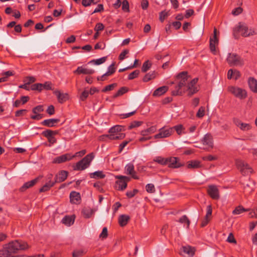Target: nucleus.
Masks as SVG:
<instances>
[{
	"label": "nucleus",
	"mask_w": 257,
	"mask_h": 257,
	"mask_svg": "<svg viewBox=\"0 0 257 257\" xmlns=\"http://www.w3.org/2000/svg\"><path fill=\"white\" fill-rule=\"evenodd\" d=\"M5 247L12 253H16L20 250H25L29 247L28 244L23 241L14 240L6 244Z\"/></svg>",
	"instance_id": "f257e3e1"
},
{
	"label": "nucleus",
	"mask_w": 257,
	"mask_h": 257,
	"mask_svg": "<svg viewBox=\"0 0 257 257\" xmlns=\"http://www.w3.org/2000/svg\"><path fill=\"white\" fill-rule=\"evenodd\" d=\"M233 32L234 37L236 39L238 38L236 36L238 32H240L241 33V35L244 37L256 34V33L253 29H248L246 25L241 24V23H239L238 26L234 28Z\"/></svg>",
	"instance_id": "f03ea898"
},
{
	"label": "nucleus",
	"mask_w": 257,
	"mask_h": 257,
	"mask_svg": "<svg viewBox=\"0 0 257 257\" xmlns=\"http://www.w3.org/2000/svg\"><path fill=\"white\" fill-rule=\"evenodd\" d=\"M226 61L230 66H242L244 64L243 60L234 53H229Z\"/></svg>",
	"instance_id": "7ed1b4c3"
},
{
	"label": "nucleus",
	"mask_w": 257,
	"mask_h": 257,
	"mask_svg": "<svg viewBox=\"0 0 257 257\" xmlns=\"http://www.w3.org/2000/svg\"><path fill=\"white\" fill-rule=\"evenodd\" d=\"M236 166L243 175H246L252 172V169L249 166L241 160H236Z\"/></svg>",
	"instance_id": "20e7f679"
},
{
	"label": "nucleus",
	"mask_w": 257,
	"mask_h": 257,
	"mask_svg": "<svg viewBox=\"0 0 257 257\" xmlns=\"http://www.w3.org/2000/svg\"><path fill=\"white\" fill-rule=\"evenodd\" d=\"M228 90L235 97L240 99H244L247 96L246 92L244 89L237 87L229 86L228 88Z\"/></svg>",
	"instance_id": "39448f33"
},
{
	"label": "nucleus",
	"mask_w": 257,
	"mask_h": 257,
	"mask_svg": "<svg viewBox=\"0 0 257 257\" xmlns=\"http://www.w3.org/2000/svg\"><path fill=\"white\" fill-rule=\"evenodd\" d=\"M198 80V79L197 78H195L187 83V91L188 92V96L190 97L199 91V88L196 85Z\"/></svg>",
	"instance_id": "423d86ee"
},
{
	"label": "nucleus",
	"mask_w": 257,
	"mask_h": 257,
	"mask_svg": "<svg viewBox=\"0 0 257 257\" xmlns=\"http://www.w3.org/2000/svg\"><path fill=\"white\" fill-rule=\"evenodd\" d=\"M115 178L119 179L116 182V183L118 185V190H123L125 189L127 186V182L130 180L129 178L121 175L115 176Z\"/></svg>",
	"instance_id": "0eeeda50"
},
{
	"label": "nucleus",
	"mask_w": 257,
	"mask_h": 257,
	"mask_svg": "<svg viewBox=\"0 0 257 257\" xmlns=\"http://www.w3.org/2000/svg\"><path fill=\"white\" fill-rule=\"evenodd\" d=\"M94 158L93 153H89L81 159V170L88 168Z\"/></svg>",
	"instance_id": "6e6552de"
},
{
	"label": "nucleus",
	"mask_w": 257,
	"mask_h": 257,
	"mask_svg": "<svg viewBox=\"0 0 257 257\" xmlns=\"http://www.w3.org/2000/svg\"><path fill=\"white\" fill-rule=\"evenodd\" d=\"M201 142L203 145L207 146L206 149H210L213 148V140L212 136L207 133L204 135V137L201 140Z\"/></svg>",
	"instance_id": "1a4fd4ad"
},
{
	"label": "nucleus",
	"mask_w": 257,
	"mask_h": 257,
	"mask_svg": "<svg viewBox=\"0 0 257 257\" xmlns=\"http://www.w3.org/2000/svg\"><path fill=\"white\" fill-rule=\"evenodd\" d=\"M80 152H77L76 153L75 155H72L70 154H65L62 155H61L60 156H58L56 158H55L53 160V163H62L65 162H66L67 161L70 160L72 158L74 157L75 156H76L77 154H80Z\"/></svg>",
	"instance_id": "9d476101"
},
{
	"label": "nucleus",
	"mask_w": 257,
	"mask_h": 257,
	"mask_svg": "<svg viewBox=\"0 0 257 257\" xmlns=\"http://www.w3.org/2000/svg\"><path fill=\"white\" fill-rule=\"evenodd\" d=\"M189 78V76L186 71L182 72L178 74L177 78L180 79L178 84L179 88H181L187 84Z\"/></svg>",
	"instance_id": "9b49d317"
},
{
	"label": "nucleus",
	"mask_w": 257,
	"mask_h": 257,
	"mask_svg": "<svg viewBox=\"0 0 257 257\" xmlns=\"http://www.w3.org/2000/svg\"><path fill=\"white\" fill-rule=\"evenodd\" d=\"M207 192L212 199L217 200L219 198V190L216 186L214 185H209Z\"/></svg>",
	"instance_id": "f8f14e48"
},
{
	"label": "nucleus",
	"mask_w": 257,
	"mask_h": 257,
	"mask_svg": "<svg viewBox=\"0 0 257 257\" xmlns=\"http://www.w3.org/2000/svg\"><path fill=\"white\" fill-rule=\"evenodd\" d=\"M70 202L71 204H79L80 202V194L79 192L72 191L69 195Z\"/></svg>",
	"instance_id": "ddd939ff"
},
{
	"label": "nucleus",
	"mask_w": 257,
	"mask_h": 257,
	"mask_svg": "<svg viewBox=\"0 0 257 257\" xmlns=\"http://www.w3.org/2000/svg\"><path fill=\"white\" fill-rule=\"evenodd\" d=\"M125 171L126 174L131 175L132 178L135 179H139V177L136 175V173L134 170V166L133 164L129 163L125 167Z\"/></svg>",
	"instance_id": "4468645a"
},
{
	"label": "nucleus",
	"mask_w": 257,
	"mask_h": 257,
	"mask_svg": "<svg viewBox=\"0 0 257 257\" xmlns=\"http://www.w3.org/2000/svg\"><path fill=\"white\" fill-rule=\"evenodd\" d=\"M235 124L243 131H247L251 129L249 123H243L238 119H234Z\"/></svg>",
	"instance_id": "2eb2a0df"
},
{
	"label": "nucleus",
	"mask_w": 257,
	"mask_h": 257,
	"mask_svg": "<svg viewBox=\"0 0 257 257\" xmlns=\"http://www.w3.org/2000/svg\"><path fill=\"white\" fill-rule=\"evenodd\" d=\"M168 165L170 168H177L182 165L178 162V159L176 157H170L167 158Z\"/></svg>",
	"instance_id": "dca6fc26"
},
{
	"label": "nucleus",
	"mask_w": 257,
	"mask_h": 257,
	"mask_svg": "<svg viewBox=\"0 0 257 257\" xmlns=\"http://www.w3.org/2000/svg\"><path fill=\"white\" fill-rule=\"evenodd\" d=\"M68 172L66 171H61L55 177V183H60L64 181L67 177Z\"/></svg>",
	"instance_id": "f3484780"
},
{
	"label": "nucleus",
	"mask_w": 257,
	"mask_h": 257,
	"mask_svg": "<svg viewBox=\"0 0 257 257\" xmlns=\"http://www.w3.org/2000/svg\"><path fill=\"white\" fill-rule=\"evenodd\" d=\"M55 94L57 96L59 102L62 103L68 99V95L66 93H62L59 91H55Z\"/></svg>",
	"instance_id": "a211bd4d"
},
{
	"label": "nucleus",
	"mask_w": 257,
	"mask_h": 257,
	"mask_svg": "<svg viewBox=\"0 0 257 257\" xmlns=\"http://www.w3.org/2000/svg\"><path fill=\"white\" fill-rule=\"evenodd\" d=\"M105 136L110 140H122L124 138L125 135V134L120 132L118 133H109V135H106Z\"/></svg>",
	"instance_id": "6ab92c4d"
},
{
	"label": "nucleus",
	"mask_w": 257,
	"mask_h": 257,
	"mask_svg": "<svg viewBox=\"0 0 257 257\" xmlns=\"http://www.w3.org/2000/svg\"><path fill=\"white\" fill-rule=\"evenodd\" d=\"M248 84L250 90L257 93V80L253 77H249L248 79Z\"/></svg>",
	"instance_id": "aec40b11"
},
{
	"label": "nucleus",
	"mask_w": 257,
	"mask_h": 257,
	"mask_svg": "<svg viewBox=\"0 0 257 257\" xmlns=\"http://www.w3.org/2000/svg\"><path fill=\"white\" fill-rule=\"evenodd\" d=\"M59 119L50 118L44 120L41 122V123L44 126L52 127L55 126V124L59 122Z\"/></svg>",
	"instance_id": "412c9836"
},
{
	"label": "nucleus",
	"mask_w": 257,
	"mask_h": 257,
	"mask_svg": "<svg viewBox=\"0 0 257 257\" xmlns=\"http://www.w3.org/2000/svg\"><path fill=\"white\" fill-rule=\"evenodd\" d=\"M168 90V87L167 86H163L159 87L156 89L153 94L154 96H160L165 93Z\"/></svg>",
	"instance_id": "4be33fe9"
},
{
	"label": "nucleus",
	"mask_w": 257,
	"mask_h": 257,
	"mask_svg": "<svg viewBox=\"0 0 257 257\" xmlns=\"http://www.w3.org/2000/svg\"><path fill=\"white\" fill-rule=\"evenodd\" d=\"M182 251L189 256H193L195 254V249L194 247L187 245L183 246L182 247Z\"/></svg>",
	"instance_id": "5701e85b"
},
{
	"label": "nucleus",
	"mask_w": 257,
	"mask_h": 257,
	"mask_svg": "<svg viewBox=\"0 0 257 257\" xmlns=\"http://www.w3.org/2000/svg\"><path fill=\"white\" fill-rule=\"evenodd\" d=\"M38 178L25 183L20 188L21 191H24L30 187L33 186L38 181Z\"/></svg>",
	"instance_id": "b1692460"
},
{
	"label": "nucleus",
	"mask_w": 257,
	"mask_h": 257,
	"mask_svg": "<svg viewBox=\"0 0 257 257\" xmlns=\"http://www.w3.org/2000/svg\"><path fill=\"white\" fill-rule=\"evenodd\" d=\"M75 220V216H66L62 220V222L67 226H70L74 223Z\"/></svg>",
	"instance_id": "393cba45"
},
{
	"label": "nucleus",
	"mask_w": 257,
	"mask_h": 257,
	"mask_svg": "<svg viewBox=\"0 0 257 257\" xmlns=\"http://www.w3.org/2000/svg\"><path fill=\"white\" fill-rule=\"evenodd\" d=\"M201 167V164L199 161L192 160L187 163V168L189 169H197Z\"/></svg>",
	"instance_id": "a878e982"
},
{
	"label": "nucleus",
	"mask_w": 257,
	"mask_h": 257,
	"mask_svg": "<svg viewBox=\"0 0 257 257\" xmlns=\"http://www.w3.org/2000/svg\"><path fill=\"white\" fill-rule=\"evenodd\" d=\"M219 43L218 39H214L213 38H210V49L212 53H213L214 54H216V51L215 46L216 45H218Z\"/></svg>",
	"instance_id": "bb28decb"
},
{
	"label": "nucleus",
	"mask_w": 257,
	"mask_h": 257,
	"mask_svg": "<svg viewBox=\"0 0 257 257\" xmlns=\"http://www.w3.org/2000/svg\"><path fill=\"white\" fill-rule=\"evenodd\" d=\"M157 73L155 71L146 74L143 79V81L147 82L156 78Z\"/></svg>",
	"instance_id": "cd10ccee"
},
{
	"label": "nucleus",
	"mask_w": 257,
	"mask_h": 257,
	"mask_svg": "<svg viewBox=\"0 0 257 257\" xmlns=\"http://www.w3.org/2000/svg\"><path fill=\"white\" fill-rule=\"evenodd\" d=\"M130 216L127 215H121L118 218V222L121 226L126 225L130 220Z\"/></svg>",
	"instance_id": "c85d7f7f"
},
{
	"label": "nucleus",
	"mask_w": 257,
	"mask_h": 257,
	"mask_svg": "<svg viewBox=\"0 0 257 257\" xmlns=\"http://www.w3.org/2000/svg\"><path fill=\"white\" fill-rule=\"evenodd\" d=\"M82 212L85 218H89L93 214L94 211L89 207H86L83 208Z\"/></svg>",
	"instance_id": "c756f323"
},
{
	"label": "nucleus",
	"mask_w": 257,
	"mask_h": 257,
	"mask_svg": "<svg viewBox=\"0 0 257 257\" xmlns=\"http://www.w3.org/2000/svg\"><path fill=\"white\" fill-rule=\"evenodd\" d=\"M90 177L94 179H102L105 177L102 171H98L90 174Z\"/></svg>",
	"instance_id": "7c9ffc66"
},
{
	"label": "nucleus",
	"mask_w": 257,
	"mask_h": 257,
	"mask_svg": "<svg viewBox=\"0 0 257 257\" xmlns=\"http://www.w3.org/2000/svg\"><path fill=\"white\" fill-rule=\"evenodd\" d=\"M0 257H20L19 255L13 256L6 247L0 250Z\"/></svg>",
	"instance_id": "2f4dec72"
},
{
	"label": "nucleus",
	"mask_w": 257,
	"mask_h": 257,
	"mask_svg": "<svg viewBox=\"0 0 257 257\" xmlns=\"http://www.w3.org/2000/svg\"><path fill=\"white\" fill-rule=\"evenodd\" d=\"M250 209H245L242 206H238L236 207L232 211V214L234 215H238L242 213L243 212L249 211Z\"/></svg>",
	"instance_id": "473e14b6"
},
{
	"label": "nucleus",
	"mask_w": 257,
	"mask_h": 257,
	"mask_svg": "<svg viewBox=\"0 0 257 257\" xmlns=\"http://www.w3.org/2000/svg\"><path fill=\"white\" fill-rule=\"evenodd\" d=\"M178 222L182 224H186V228H189L190 221L186 215H183L178 220Z\"/></svg>",
	"instance_id": "72a5a7b5"
},
{
	"label": "nucleus",
	"mask_w": 257,
	"mask_h": 257,
	"mask_svg": "<svg viewBox=\"0 0 257 257\" xmlns=\"http://www.w3.org/2000/svg\"><path fill=\"white\" fill-rule=\"evenodd\" d=\"M153 161L162 165L168 164L167 158H164L160 156L156 157Z\"/></svg>",
	"instance_id": "f704fd0d"
},
{
	"label": "nucleus",
	"mask_w": 257,
	"mask_h": 257,
	"mask_svg": "<svg viewBox=\"0 0 257 257\" xmlns=\"http://www.w3.org/2000/svg\"><path fill=\"white\" fill-rule=\"evenodd\" d=\"M173 130H175L178 135H181L182 134H185V128L182 124L176 125L173 127Z\"/></svg>",
	"instance_id": "c9c22d12"
},
{
	"label": "nucleus",
	"mask_w": 257,
	"mask_h": 257,
	"mask_svg": "<svg viewBox=\"0 0 257 257\" xmlns=\"http://www.w3.org/2000/svg\"><path fill=\"white\" fill-rule=\"evenodd\" d=\"M55 184V182L51 181L46 183L40 189V192H45L50 189Z\"/></svg>",
	"instance_id": "e433bc0d"
},
{
	"label": "nucleus",
	"mask_w": 257,
	"mask_h": 257,
	"mask_svg": "<svg viewBox=\"0 0 257 257\" xmlns=\"http://www.w3.org/2000/svg\"><path fill=\"white\" fill-rule=\"evenodd\" d=\"M128 89L125 87H121L113 96L114 98L120 96L127 91Z\"/></svg>",
	"instance_id": "4c0bfd02"
},
{
	"label": "nucleus",
	"mask_w": 257,
	"mask_h": 257,
	"mask_svg": "<svg viewBox=\"0 0 257 257\" xmlns=\"http://www.w3.org/2000/svg\"><path fill=\"white\" fill-rule=\"evenodd\" d=\"M123 126L121 125H115L111 127L109 130V133H118L121 132Z\"/></svg>",
	"instance_id": "58836bf2"
},
{
	"label": "nucleus",
	"mask_w": 257,
	"mask_h": 257,
	"mask_svg": "<svg viewBox=\"0 0 257 257\" xmlns=\"http://www.w3.org/2000/svg\"><path fill=\"white\" fill-rule=\"evenodd\" d=\"M156 131V128L154 126L150 127L146 130H143L141 132V134L143 136H147L149 134L154 133Z\"/></svg>",
	"instance_id": "ea45409f"
},
{
	"label": "nucleus",
	"mask_w": 257,
	"mask_h": 257,
	"mask_svg": "<svg viewBox=\"0 0 257 257\" xmlns=\"http://www.w3.org/2000/svg\"><path fill=\"white\" fill-rule=\"evenodd\" d=\"M152 66V63L149 60L145 61L142 66V71L143 72H146L148 71Z\"/></svg>",
	"instance_id": "a19ab883"
},
{
	"label": "nucleus",
	"mask_w": 257,
	"mask_h": 257,
	"mask_svg": "<svg viewBox=\"0 0 257 257\" xmlns=\"http://www.w3.org/2000/svg\"><path fill=\"white\" fill-rule=\"evenodd\" d=\"M106 58V57H103L97 59H94L91 60L89 63H92L97 65H100L105 62Z\"/></svg>",
	"instance_id": "79ce46f5"
},
{
	"label": "nucleus",
	"mask_w": 257,
	"mask_h": 257,
	"mask_svg": "<svg viewBox=\"0 0 257 257\" xmlns=\"http://www.w3.org/2000/svg\"><path fill=\"white\" fill-rule=\"evenodd\" d=\"M160 130L162 132L164 138L169 137L173 133V128L171 127L167 130H164L163 128H162Z\"/></svg>",
	"instance_id": "37998d69"
},
{
	"label": "nucleus",
	"mask_w": 257,
	"mask_h": 257,
	"mask_svg": "<svg viewBox=\"0 0 257 257\" xmlns=\"http://www.w3.org/2000/svg\"><path fill=\"white\" fill-rule=\"evenodd\" d=\"M43 86L42 83H35L31 86V89L41 91L43 90Z\"/></svg>",
	"instance_id": "c03bdc74"
},
{
	"label": "nucleus",
	"mask_w": 257,
	"mask_h": 257,
	"mask_svg": "<svg viewBox=\"0 0 257 257\" xmlns=\"http://www.w3.org/2000/svg\"><path fill=\"white\" fill-rule=\"evenodd\" d=\"M56 134V132H54L51 130H46L42 133L43 135L46 137L48 139Z\"/></svg>",
	"instance_id": "a18cd8bd"
},
{
	"label": "nucleus",
	"mask_w": 257,
	"mask_h": 257,
	"mask_svg": "<svg viewBox=\"0 0 257 257\" xmlns=\"http://www.w3.org/2000/svg\"><path fill=\"white\" fill-rule=\"evenodd\" d=\"M121 5H122V10L124 12H129V4L127 0H123Z\"/></svg>",
	"instance_id": "49530a36"
},
{
	"label": "nucleus",
	"mask_w": 257,
	"mask_h": 257,
	"mask_svg": "<svg viewBox=\"0 0 257 257\" xmlns=\"http://www.w3.org/2000/svg\"><path fill=\"white\" fill-rule=\"evenodd\" d=\"M143 123L142 121H134L128 126V129L131 130L133 128L138 127Z\"/></svg>",
	"instance_id": "de8ad7c7"
},
{
	"label": "nucleus",
	"mask_w": 257,
	"mask_h": 257,
	"mask_svg": "<svg viewBox=\"0 0 257 257\" xmlns=\"http://www.w3.org/2000/svg\"><path fill=\"white\" fill-rule=\"evenodd\" d=\"M146 191L149 193L155 192V186L153 184H148L146 186Z\"/></svg>",
	"instance_id": "09e8293b"
},
{
	"label": "nucleus",
	"mask_w": 257,
	"mask_h": 257,
	"mask_svg": "<svg viewBox=\"0 0 257 257\" xmlns=\"http://www.w3.org/2000/svg\"><path fill=\"white\" fill-rule=\"evenodd\" d=\"M140 73V71L139 70H135L134 71L131 73L128 76V79L129 80H132L136 77H137Z\"/></svg>",
	"instance_id": "8fccbe9b"
},
{
	"label": "nucleus",
	"mask_w": 257,
	"mask_h": 257,
	"mask_svg": "<svg viewBox=\"0 0 257 257\" xmlns=\"http://www.w3.org/2000/svg\"><path fill=\"white\" fill-rule=\"evenodd\" d=\"M169 15L168 12L165 11H162L159 14V19L161 22H164V20Z\"/></svg>",
	"instance_id": "3c124183"
},
{
	"label": "nucleus",
	"mask_w": 257,
	"mask_h": 257,
	"mask_svg": "<svg viewBox=\"0 0 257 257\" xmlns=\"http://www.w3.org/2000/svg\"><path fill=\"white\" fill-rule=\"evenodd\" d=\"M43 106L41 105L36 106L32 110V111L34 114L39 113L40 112H43Z\"/></svg>",
	"instance_id": "603ef678"
},
{
	"label": "nucleus",
	"mask_w": 257,
	"mask_h": 257,
	"mask_svg": "<svg viewBox=\"0 0 257 257\" xmlns=\"http://www.w3.org/2000/svg\"><path fill=\"white\" fill-rule=\"evenodd\" d=\"M116 85H117L116 83H113V84L107 85L102 90V91L103 92H106L108 91H110V90L113 89V88L115 86H116Z\"/></svg>",
	"instance_id": "864d4df0"
},
{
	"label": "nucleus",
	"mask_w": 257,
	"mask_h": 257,
	"mask_svg": "<svg viewBox=\"0 0 257 257\" xmlns=\"http://www.w3.org/2000/svg\"><path fill=\"white\" fill-rule=\"evenodd\" d=\"M205 113V108L203 106H201L199 108L198 112L196 114V116L199 118H201L204 115Z\"/></svg>",
	"instance_id": "5fc2aeb1"
},
{
	"label": "nucleus",
	"mask_w": 257,
	"mask_h": 257,
	"mask_svg": "<svg viewBox=\"0 0 257 257\" xmlns=\"http://www.w3.org/2000/svg\"><path fill=\"white\" fill-rule=\"evenodd\" d=\"M139 191L138 189H135L132 191H127L126 193V195L128 198H132L135 196L136 194L138 193Z\"/></svg>",
	"instance_id": "6e6d98bb"
},
{
	"label": "nucleus",
	"mask_w": 257,
	"mask_h": 257,
	"mask_svg": "<svg viewBox=\"0 0 257 257\" xmlns=\"http://www.w3.org/2000/svg\"><path fill=\"white\" fill-rule=\"evenodd\" d=\"M108 236L107 229V227H104L102 229L101 233L99 235V237L104 239L106 238Z\"/></svg>",
	"instance_id": "4d7b16f0"
},
{
	"label": "nucleus",
	"mask_w": 257,
	"mask_h": 257,
	"mask_svg": "<svg viewBox=\"0 0 257 257\" xmlns=\"http://www.w3.org/2000/svg\"><path fill=\"white\" fill-rule=\"evenodd\" d=\"M136 110H134V111L129 112V113H125V114H121L119 115V116H120V118L124 119L125 118L129 117L135 114L136 113Z\"/></svg>",
	"instance_id": "13d9d810"
},
{
	"label": "nucleus",
	"mask_w": 257,
	"mask_h": 257,
	"mask_svg": "<svg viewBox=\"0 0 257 257\" xmlns=\"http://www.w3.org/2000/svg\"><path fill=\"white\" fill-rule=\"evenodd\" d=\"M243 9L241 7H238L234 9L231 12L234 16H237L242 12Z\"/></svg>",
	"instance_id": "bf43d9fd"
},
{
	"label": "nucleus",
	"mask_w": 257,
	"mask_h": 257,
	"mask_svg": "<svg viewBox=\"0 0 257 257\" xmlns=\"http://www.w3.org/2000/svg\"><path fill=\"white\" fill-rule=\"evenodd\" d=\"M104 25H103V24L99 23L96 25V26L94 28V30L95 32H99V31L103 30L104 29Z\"/></svg>",
	"instance_id": "052dcab7"
},
{
	"label": "nucleus",
	"mask_w": 257,
	"mask_h": 257,
	"mask_svg": "<svg viewBox=\"0 0 257 257\" xmlns=\"http://www.w3.org/2000/svg\"><path fill=\"white\" fill-rule=\"evenodd\" d=\"M43 89H45L46 90H51L52 88V83L50 82H46L44 84H42Z\"/></svg>",
	"instance_id": "680f3d73"
},
{
	"label": "nucleus",
	"mask_w": 257,
	"mask_h": 257,
	"mask_svg": "<svg viewBox=\"0 0 257 257\" xmlns=\"http://www.w3.org/2000/svg\"><path fill=\"white\" fill-rule=\"evenodd\" d=\"M227 241L230 243H236V241L235 239L234 238V236L232 233H230L229 234V235L227 237Z\"/></svg>",
	"instance_id": "e2e57ef3"
},
{
	"label": "nucleus",
	"mask_w": 257,
	"mask_h": 257,
	"mask_svg": "<svg viewBox=\"0 0 257 257\" xmlns=\"http://www.w3.org/2000/svg\"><path fill=\"white\" fill-rule=\"evenodd\" d=\"M94 72V71L92 69L81 67V73L91 74L93 73Z\"/></svg>",
	"instance_id": "0e129e2a"
},
{
	"label": "nucleus",
	"mask_w": 257,
	"mask_h": 257,
	"mask_svg": "<svg viewBox=\"0 0 257 257\" xmlns=\"http://www.w3.org/2000/svg\"><path fill=\"white\" fill-rule=\"evenodd\" d=\"M129 53L128 50H124L119 55V59L120 60H123L126 54Z\"/></svg>",
	"instance_id": "69168bd1"
},
{
	"label": "nucleus",
	"mask_w": 257,
	"mask_h": 257,
	"mask_svg": "<svg viewBox=\"0 0 257 257\" xmlns=\"http://www.w3.org/2000/svg\"><path fill=\"white\" fill-rule=\"evenodd\" d=\"M103 5L102 4H99L98 5L97 8L94 10L92 14L101 12L103 11Z\"/></svg>",
	"instance_id": "338daca9"
},
{
	"label": "nucleus",
	"mask_w": 257,
	"mask_h": 257,
	"mask_svg": "<svg viewBox=\"0 0 257 257\" xmlns=\"http://www.w3.org/2000/svg\"><path fill=\"white\" fill-rule=\"evenodd\" d=\"M181 88H179L178 85L176 87V90L173 91L172 92V94L173 95H181L182 94V92L180 91Z\"/></svg>",
	"instance_id": "774afa93"
}]
</instances>
